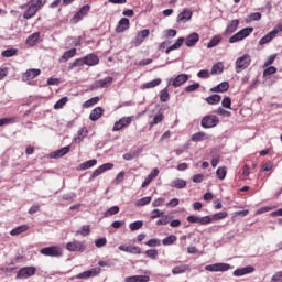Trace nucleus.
<instances>
[{"instance_id": "1", "label": "nucleus", "mask_w": 282, "mask_h": 282, "mask_svg": "<svg viewBox=\"0 0 282 282\" xmlns=\"http://www.w3.org/2000/svg\"><path fill=\"white\" fill-rule=\"evenodd\" d=\"M184 43L186 47H195L199 43V33L193 32L186 37H178L173 45L166 48L165 54H171L174 50H180Z\"/></svg>"}, {"instance_id": "2", "label": "nucleus", "mask_w": 282, "mask_h": 282, "mask_svg": "<svg viewBox=\"0 0 282 282\" xmlns=\"http://www.w3.org/2000/svg\"><path fill=\"white\" fill-rule=\"evenodd\" d=\"M28 6H29L28 9L23 13V19H26V20L36 17V12L43 9V6H45V2H43V0H30L28 2Z\"/></svg>"}, {"instance_id": "3", "label": "nucleus", "mask_w": 282, "mask_h": 282, "mask_svg": "<svg viewBox=\"0 0 282 282\" xmlns=\"http://www.w3.org/2000/svg\"><path fill=\"white\" fill-rule=\"evenodd\" d=\"M250 63H252V57L250 54H245L238 57L235 62V69L237 74H241L243 69H248L250 67Z\"/></svg>"}, {"instance_id": "4", "label": "nucleus", "mask_w": 282, "mask_h": 282, "mask_svg": "<svg viewBox=\"0 0 282 282\" xmlns=\"http://www.w3.org/2000/svg\"><path fill=\"white\" fill-rule=\"evenodd\" d=\"M254 32V28L247 26L240 31H238L236 34H234L231 37H229V43H239V41H243L250 36Z\"/></svg>"}, {"instance_id": "5", "label": "nucleus", "mask_w": 282, "mask_h": 282, "mask_svg": "<svg viewBox=\"0 0 282 282\" xmlns=\"http://www.w3.org/2000/svg\"><path fill=\"white\" fill-rule=\"evenodd\" d=\"M217 124H219V117L215 115H207L203 117L200 121V127H203V129H215Z\"/></svg>"}, {"instance_id": "6", "label": "nucleus", "mask_w": 282, "mask_h": 282, "mask_svg": "<svg viewBox=\"0 0 282 282\" xmlns=\"http://www.w3.org/2000/svg\"><path fill=\"white\" fill-rule=\"evenodd\" d=\"M43 257H63V248L58 246L45 247L40 250Z\"/></svg>"}, {"instance_id": "7", "label": "nucleus", "mask_w": 282, "mask_h": 282, "mask_svg": "<svg viewBox=\"0 0 282 282\" xmlns=\"http://www.w3.org/2000/svg\"><path fill=\"white\" fill-rule=\"evenodd\" d=\"M187 221L189 224H199L200 226H208V224H213V217L189 215L187 217Z\"/></svg>"}, {"instance_id": "8", "label": "nucleus", "mask_w": 282, "mask_h": 282, "mask_svg": "<svg viewBox=\"0 0 282 282\" xmlns=\"http://www.w3.org/2000/svg\"><path fill=\"white\" fill-rule=\"evenodd\" d=\"M66 250H68V252H85L87 246H85L83 241L74 240L66 243Z\"/></svg>"}, {"instance_id": "9", "label": "nucleus", "mask_w": 282, "mask_h": 282, "mask_svg": "<svg viewBox=\"0 0 282 282\" xmlns=\"http://www.w3.org/2000/svg\"><path fill=\"white\" fill-rule=\"evenodd\" d=\"M36 274V267H23L18 271L15 279H30Z\"/></svg>"}, {"instance_id": "10", "label": "nucleus", "mask_w": 282, "mask_h": 282, "mask_svg": "<svg viewBox=\"0 0 282 282\" xmlns=\"http://www.w3.org/2000/svg\"><path fill=\"white\" fill-rule=\"evenodd\" d=\"M188 78H191V76L187 74H180L176 77L169 79L167 87H182L184 83H188Z\"/></svg>"}, {"instance_id": "11", "label": "nucleus", "mask_w": 282, "mask_h": 282, "mask_svg": "<svg viewBox=\"0 0 282 282\" xmlns=\"http://www.w3.org/2000/svg\"><path fill=\"white\" fill-rule=\"evenodd\" d=\"M89 10H91V7L89 4L83 6L70 19V23H79V21H83V19H85V17L89 14Z\"/></svg>"}, {"instance_id": "12", "label": "nucleus", "mask_w": 282, "mask_h": 282, "mask_svg": "<svg viewBox=\"0 0 282 282\" xmlns=\"http://www.w3.org/2000/svg\"><path fill=\"white\" fill-rule=\"evenodd\" d=\"M111 169H113V163H105L102 165H100L98 169H96L90 177H89V182H94V180H96V177L102 175V173H105L106 171H111Z\"/></svg>"}, {"instance_id": "13", "label": "nucleus", "mask_w": 282, "mask_h": 282, "mask_svg": "<svg viewBox=\"0 0 282 282\" xmlns=\"http://www.w3.org/2000/svg\"><path fill=\"white\" fill-rule=\"evenodd\" d=\"M207 272H228L230 264L228 263H214L205 267Z\"/></svg>"}, {"instance_id": "14", "label": "nucleus", "mask_w": 282, "mask_h": 282, "mask_svg": "<svg viewBox=\"0 0 282 282\" xmlns=\"http://www.w3.org/2000/svg\"><path fill=\"white\" fill-rule=\"evenodd\" d=\"M132 120L133 119L131 117H123L119 119L118 121L115 122L112 127V131L116 132V131H122V129H127V127L131 124Z\"/></svg>"}, {"instance_id": "15", "label": "nucleus", "mask_w": 282, "mask_h": 282, "mask_svg": "<svg viewBox=\"0 0 282 282\" xmlns=\"http://www.w3.org/2000/svg\"><path fill=\"white\" fill-rule=\"evenodd\" d=\"M102 272V269L100 267L93 268L90 270L84 271L76 275V279H91L94 276H98Z\"/></svg>"}, {"instance_id": "16", "label": "nucleus", "mask_w": 282, "mask_h": 282, "mask_svg": "<svg viewBox=\"0 0 282 282\" xmlns=\"http://www.w3.org/2000/svg\"><path fill=\"white\" fill-rule=\"evenodd\" d=\"M37 76H41V69L30 68L22 75V80L24 83H30V80H34Z\"/></svg>"}, {"instance_id": "17", "label": "nucleus", "mask_w": 282, "mask_h": 282, "mask_svg": "<svg viewBox=\"0 0 282 282\" xmlns=\"http://www.w3.org/2000/svg\"><path fill=\"white\" fill-rule=\"evenodd\" d=\"M149 34H151V31H149V29L140 31L137 34L135 39L132 41L134 47H140V45L144 43V40L149 36Z\"/></svg>"}, {"instance_id": "18", "label": "nucleus", "mask_w": 282, "mask_h": 282, "mask_svg": "<svg viewBox=\"0 0 282 282\" xmlns=\"http://www.w3.org/2000/svg\"><path fill=\"white\" fill-rule=\"evenodd\" d=\"M119 250H121V252H128L129 254H142V249L133 245H120Z\"/></svg>"}, {"instance_id": "19", "label": "nucleus", "mask_w": 282, "mask_h": 282, "mask_svg": "<svg viewBox=\"0 0 282 282\" xmlns=\"http://www.w3.org/2000/svg\"><path fill=\"white\" fill-rule=\"evenodd\" d=\"M239 19L228 21L224 32L225 36H228V34H235V32H237V29L239 28Z\"/></svg>"}, {"instance_id": "20", "label": "nucleus", "mask_w": 282, "mask_h": 282, "mask_svg": "<svg viewBox=\"0 0 282 282\" xmlns=\"http://www.w3.org/2000/svg\"><path fill=\"white\" fill-rule=\"evenodd\" d=\"M98 63H100V58L94 53L84 56V65H87L88 67H94L98 65Z\"/></svg>"}, {"instance_id": "21", "label": "nucleus", "mask_w": 282, "mask_h": 282, "mask_svg": "<svg viewBox=\"0 0 282 282\" xmlns=\"http://www.w3.org/2000/svg\"><path fill=\"white\" fill-rule=\"evenodd\" d=\"M130 26L131 23L129 22V19L122 18L117 24L116 32L118 34H122V32H127V30H129Z\"/></svg>"}, {"instance_id": "22", "label": "nucleus", "mask_w": 282, "mask_h": 282, "mask_svg": "<svg viewBox=\"0 0 282 282\" xmlns=\"http://www.w3.org/2000/svg\"><path fill=\"white\" fill-rule=\"evenodd\" d=\"M191 19H193V11L185 9L177 15L176 21L177 23H186L187 21H191Z\"/></svg>"}, {"instance_id": "23", "label": "nucleus", "mask_w": 282, "mask_h": 282, "mask_svg": "<svg viewBox=\"0 0 282 282\" xmlns=\"http://www.w3.org/2000/svg\"><path fill=\"white\" fill-rule=\"evenodd\" d=\"M254 267L247 265L245 268H238L234 271V276H246V274H252Z\"/></svg>"}, {"instance_id": "24", "label": "nucleus", "mask_w": 282, "mask_h": 282, "mask_svg": "<svg viewBox=\"0 0 282 282\" xmlns=\"http://www.w3.org/2000/svg\"><path fill=\"white\" fill-rule=\"evenodd\" d=\"M158 175H160V170H158L156 167H154L151 173L145 177V180L142 183V188H147V186H149V184H151L152 180H155V177H158Z\"/></svg>"}, {"instance_id": "25", "label": "nucleus", "mask_w": 282, "mask_h": 282, "mask_svg": "<svg viewBox=\"0 0 282 282\" xmlns=\"http://www.w3.org/2000/svg\"><path fill=\"white\" fill-rule=\"evenodd\" d=\"M102 113H105V109H102V107H96L91 110L89 118L93 122H96V120H100V118H102Z\"/></svg>"}, {"instance_id": "26", "label": "nucleus", "mask_w": 282, "mask_h": 282, "mask_svg": "<svg viewBox=\"0 0 282 282\" xmlns=\"http://www.w3.org/2000/svg\"><path fill=\"white\" fill-rule=\"evenodd\" d=\"M228 89H230V84L228 82H221L217 86L210 88V91L224 94L225 91H228Z\"/></svg>"}, {"instance_id": "27", "label": "nucleus", "mask_w": 282, "mask_h": 282, "mask_svg": "<svg viewBox=\"0 0 282 282\" xmlns=\"http://www.w3.org/2000/svg\"><path fill=\"white\" fill-rule=\"evenodd\" d=\"M151 278L149 275H132L124 278V282H149Z\"/></svg>"}, {"instance_id": "28", "label": "nucleus", "mask_w": 282, "mask_h": 282, "mask_svg": "<svg viewBox=\"0 0 282 282\" xmlns=\"http://www.w3.org/2000/svg\"><path fill=\"white\" fill-rule=\"evenodd\" d=\"M28 230H30V226L29 225H20L15 228H13L10 231L11 237H18V235H23V232H28Z\"/></svg>"}, {"instance_id": "29", "label": "nucleus", "mask_w": 282, "mask_h": 282, "mask_svg": "<svg viewBox=\"0 0 282 282\" xmlns=\"http://www.w3.org/2000/svg\"><path fill=\"white\" fill-rule=\"evenodd\" d=\"M72 151V145H66L59 150H56L51 153V158H63L64 155H67Z\"/></svg>"}, {"instance_id": "30", "label": "nucleus", "mask_w": 282, "mask_h": 282, "mask_svg": "<svg viewBox=\"0 0 282 282\" xmlns=\"http://www.w3.org/2000/svg\"><path fill=\"white\" fill-rule=\"evenodd\" d=\"M98 164V160L93 159L89 161H86L84 163H80L77 167L78 171H87V169H94Z\"/></svg>"}, {"instance_id": "31", "label": "nucleus", "mask_w": 282, "mask_h": 282, "mask_svg": "<svg viewBox=\"0 0 282 282\" xmlns=\"http://www.w3.org/2000/svg\"><path fill=\"white\" fill-rule=\"evenodd\" d=\"M74 56H76V48H70L65 51L58 61L59 63H67V61H69V58H74Z\"/></svg>"}, {"instance_id": "32", "label": "nucleus", "mask_w": 282, "mask_h": 282, "mask_svg": "<svg viewBox=\"0 0 282 282\" xmlns=\"http://www.w3.org/2000/svg\"><path fill=\"white\" fill-rule=\"evenodd\" d=\"M113 83V77H106L104 79H99L95 83V87L105 89L108 85H111Z\"/></svg>"}, {"instance_id": "33", "label": "nucleus", "mask_w": 282, "mask_h": 282, "mask_svg": "<svg viewBox=\"0 0 282 282\" xmlns=\"http://www.w3.org/2000/svg\"><path fill=\"white\" fill-rule=\"evenodd\" d=\"M204 140H210V135L206 132H196L192 135L193 142H204Z\"/></svg>"}, {"instance_id": "34", "label": "nucleus", "mask_w": 282, "mask_h": 282, "mask_svg": "<svg viewBox=\"0 0 282 282\" xmlns=\"http://www.w3.org/2000/svg\"><path fill=\"white\" fill-rule=\"evenodd\" d=\"M39 39H41V32H35V33L31 34L26 39V45L34 47V45H36V43H39Z\"/></svg>"}, {"instance_id": "35", "label": "nucleus", "mask_w": 282, "mask_h": 282, "mask_svg": "<svg viewBox=\"0 0 282 282\" xmlns=\"http://www.w3.org/2000/svg\"><path fill=\"white\" fill-rule=\"evenodd\" d=\"M159 85H162L161 78L142 84L141 89H153V87H158Z\"/></svg>"}, {"instance_id": "36", "label": "nucleus", "mask_w": 282, "mask_h": 282, "mask_svg": "<svg viewBox=\"0 0 282 282\" xmlns=\"http://www.w3.org/2000/svg\"><path fill=\"white\" fill-rule=\"evenodd\" d=\"M88 133L89 132L87 131V129L85 127L80 128L77 132V135L74 138V141L77 143L83 142V140H85V138H87Z\"/></svg>"}, {"instance_id": "37", "label": "nucleus", "mask_w": 282, "mask_h": 282, "mask_svg": "<svg viewBox=\"0 0 282 282\" xmlns=\"http://www.w3.org/2000/svg\"><path fill=\"white\" fill-rule=\"evenodd\" d=\"M187 270H191V265L188 264L176 265L172 269V274H184V272H186Z\"/></svg>"}, {"instance_id": "38", "label": "nucleus", "mask_w": 282, "mask_h": 282, "mask_svg": "<svg viewBox=\"0 0 282 282\" xmlns=\"http://www.w3.org/2000/svg\"><path fill=\"white\" fill-rule=\"evenodd\" d=\"M274 39H276V36L272 31H270L262 39H260L259 45H268V43H271Z\"/></svg>"}, {"instance_id": "39", "label": "nucleus", "mask_w": 282, "mask_h": 282, "mask_svg": "<svg viewBox=\"0 0 282 282\" xmlns=\"http://www.w3.org/2000/svg\"><path fill=\"white\" fill-rule=\"evenodd\" d=\"M170 186L172 188H178V189L186 188V181L182 178H176L170 183Z\"/></svg>"}, {"instance_id": "40", "label": "nucleus", "mask_w": 282, "mask_h": 282, "mask_svg": "<svg viewBox=\"0 0 282 282\" xmlns=\"http://www.w3.org/2000/svg\"><path fill=\"white\" fill-rule=\"evenodd\" d=\"M221 39H223L221 35L213 36L212 40L207 44V48L213 50V47H217V45H219V43H221Z\"/></svg>"}, {"instance_id": "41", "label": "nucleus", "mask_w": 282, "mask_h": 282, "mask_svg": "<svg viewBox=\"0 0 282 282\" xmlns=\"http://www.w3.org/2000/svg\"><path fill=\"white\" fill-rule=\"evenodd\" d=\"M91 232V227L89 225H84L82 226V229L76 231V237H78V235H82V237H89Z\"/></svg>"}, {"instance_id": "42", "label": "nucleus", "mask_w": 282, "mask_h": 282, "mask_svg": "<svg viewBox=\"0 0 282 282\" xmlns=\"http://www.w3.org/2000/svg\"><path fill=\"white\" fill-rule=\"evenodd\" d=\"M17 122H19V119H17V117L1 118L0 127H6V124H17Z\"/></svg>"}, {"instance_id": "43", "label": "nucleus", "mask_w": 282, "mask_h": 282, "mask_svg": "<svg viewBox=\"0 0 282 282\" xmlns=\"http://www.w3.org/2000/svg\"><path fill=\"white\" fill-rule=\"evenodd\" d=\"M208 105H219L221 102V95H212L206 98Z\"/></svg>"}, {"instance_id": "44", "label": "nucleus", "mask_w": 282, "mask_h": 282, "mask_svg": "<svg viewBox=\"0 0 282 282\" xmlns=\"http://www.w3.org/2000/svg\"><path fill=\"white\" fill-rule=\"evenodd\" d=\"M100 102V97H93L88 100H86L83 105L85 109H89V107H94V105H98Z\"/></svg>"}, {"instance_id": "45", "label": "nucleus", "mask_w": 282, "mask_h": 282, "mask_svg": "<svg viewBox=\"0 0 282 282\" xmlns=\"http://www.w3.org/2000/svg\"><path fill=\"white\" fill-rule=\"evenodd\" d=\"M152 199L153 198L151 196L140 198L137 200L135 206H138V207L149 206V204H151Z\"/></svg>"}, {"instance_id": "46", "label": "nucleus", "mask_w": 282, "mask_h": 282, "mask_svg": "<svg viewBox=\"0 0 282 282\" xmlns=\"http://www.w3.org/2000/svg\"><path fill=\"white\" fill-rule=\"evenodd\" d=\"M177 241V236L171 235L162 240L163 246H173Z\"/></svg>"}, {"instance_id": "47", "label": "nucleus", "mask_w": 282, "mask_h": 282, "mask_svg": "<svg viewBox=\"0 0 282 282\" xmlns=\"http://www.w3.org/2000/svg\"><path fill=\"white\" fill-rule=\"evenodd\" d=\"M170 98H171V95H169V88H163L160 91V100H161V102H169Z\"/></svg>"}, {"instance_id": "48", "label": "nucleus", "mask_w": 282, "mask_h": 282, "mask_svg": "<svg viewBox=\"0 0 282 282\" xmlns=\"http://www.w3.org/2000/svg\"><path fill=\"white\" fill-rule=\"evenodd\" d=\"M199 87H202V85L199 83H194V84L187 85L185 87V91H186V94H193V91H197V89H199Z\"/></svg>"}, {"instance_id": "49", "label": "nucleus", "mask_w": 282, "mask_h": 282, "mask_svg": "<svg viewBox=\"0 0 282 282\" xmlns=\"http://www.w3.org/2000/svg\"><path fill=\"white\" fill-rule=\"evenodd\" d=\"M164 120V113L159 112L154 116L153 121L150 122V127H155V124H160Z\"/></svg>"}, {"instance_id": "50", "label": "nucleus", "mask_w": 282, "mask_h": 282, "mask_svg": "<svg viewBox=\"0 0 282 282\" xmlns=\"http://www.w3.org/2000/svg\"><path fill=\"white\" fill-rule=\"evenodd\" d=\"M226 217H228V212H219L212 216V221L213 219L214 221H219L221 219H226Z\"/></svg>"}, {"instance_id": "51", "label": "nucleus", "mask_w": 282, "mask_h": 282, "mask_svg": "<svg viewBox=\"0 0 282 282\" xmlns=\"http://www.w3.org/2000/svg\"><path fill=\"white\" fill-rule=\"evenodd\" d=\"M224 72V64L221 63H216L213 65L212 67V74L215 75V74H223Z\"/></svg>"}, {"instance_id": "52", "label": "nucleus", "mask_w": 282, "mask_h": 282, "mask_svg": "<svg viewBox=\"0 0 282 282\" xmlns=\"http://www.w3.org/2000/svg\"><path fill=\"white\" fill-rule=\"evenodd\" d=\"M68 100L69 99L67 97H62L55 102L54 109H63V107L67 105Z\"/></svg>"}, {"instance_id": "53", "label": "nucleus", "mask_w": 282, "mask_h": 282, "mask_svg": "<svg viewBox=\"0 0 282 282\" xmlns=\"http://www.w3.org/2000/svg\"><path fill=\"white\" fill-rule=\"evenodd\" d=\"M120 213L119 206H112L108 210L105 212V217H111L112 215H118Z\"/></svg>"}, {"instance_id": "54", "label": "nucleus", "mask_w": 282, "mask_h": 282, "mask_svg": "<svg viewBox=\"0 0 282 282\" xmlns=\"http://www.w3.org/2000/svg\"><path fill=\"white\" fill-rule=\"evenodd\" d=\"M227 173H228V171L226 170V166L218 167L216 171V175H217L218 180H226Z\"/></svg>"}, {"instance_id": "55", "label": "nucleus", "mask_w": 282, "mask_h": 282, "mask_svg": "<svg viewBox=\"0 0 282 282\" xmlns=\"http://www.w3.org/2000/svg\"><path fill=\"white\" fill-rule=\"evenodd\" d=\"M85 65L84 57L75 59L68 67L69 70L74 69V67H83Z\"/></svg>"}, {"instance_id": "56", "label": "nucleus", "mask_w": 282, "mask_h": 282, "mask_svg": "<svg viewBox=\"0 0 282 282\" xmlns=\"http://www.w3.org/2000/svg\"><path fill=\"white\" fill-rule=\"evenodd\" d=\"M142 226H144V221L137 220L134 223H131L129 225V228H130V230L135 231V230H140V228H142Z\"/></svg>"}, {"instance_id": "57", "label": "nucleus", "mask_w": 282, "mask_h": 282, "mask_svg": "<svg viewBox=\"0 0 282 282\" xmlns=\"http://www.w3.org/2000/svg\"><path fill=\"white\" fill-rule=\"evenodd\" d=\"M145 246L149 248H158V246H161L160 239L158 238H152L145 242Z\"/></svg>"}, {"instance_id": "58", "label": "nucleus", "mask_w": 282, "mask_h": 282, "mask_svg": "<svg viewBox=\"0 0 282 282\" xmlns=\"http://www.w3.org/2000/svg\"><path fill=\"white\" fill-rule=\"evenodd\" d=\"M1 55L3 56V58H11V56H17V50L8 48L3 51Z\"/></svg>"}, {"instance_id": "59", "label": "nucleus", "mask_w": 282, "mask_h": 282, "mask_svg": "<svg viewBox=\"0 0 282 282\" xmlns=\"http://www.w3.org/2000/svg\"><path fill=\"white\" fill-rule=\"evenodd\" d=\"M273 74H276V67L274 66H267V68L263 70V77L265 76H272Z\"/></svg>"}, {"instance_id": "60", "label": "nucleus", "mask_w": 282, "mask_h": 282, "mask_svg": "<svg viewBox=\"0 0 282 282\" xmlns=\"http://www.w3.org/2000/svg\"><path fill=\"white\" fill-rule=\"evenodd\" d=\"M221 105L225 109H232V99L230 97H224Z\"/></svg>"}, {"instance_id": "61", "label": "nucleus", "mask_w": 282, "mask_h": 282, "mask_svg": "<svg viewBox=\"0 0 282 282\" xmlns=\"http://www.w3.org/2000/svg\"><path fill=\"white\" fill-rule=\"evenodd\" d=\"M135 158H138V152L135 151H130L123 154V160H127V161L135 160Z\"/></svg>"}, {"instance_id": "62", "label": "nucleus", "mask_w": 282, "mask_h": 282, "mask_svg": "<svg viewBox=\"0 0 282 282\" xmlns=\"http://www.w3.org/2000/svg\"><path fill=\"white\" fill-rule=\"evenodd\" d=\"M147 257L149 259H158V250L156 249H149L145 251Z\"/></svg>"}, {"instance_id": "63", "label": "nucleus", "mask_w": 282, "mask_h": 282, "mask_svg": "<svg viewBox=\"0 0 282 282\" xmlns=\"http://www.w3.org/2000/svg\"><path fill=\"white\" fill-rule=\"evenodd\" d=\"M248 21H261V13L254 12L248 17Z\"/></svg>"}, {"instance_id": "64", "label": "nucleus", "mask_w": 282, "mask_h": 282, "mask_svg": "<svg viewBox=\"0 0 282 282\" xmlns=\"http://www.w3.org/2000/svg\"><path fill=\"white\" fill-rule=\"evenodd\" d=\"M271 282H282V271H278L272 278Z\"/></svg>"}]
</instances>
